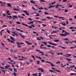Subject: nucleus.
<instances>
[{"label": "nucleus", "mask_w": 76, "mask_h": 76, "mask_svg": "<svg viewBox=\"0 0 76 76\" xmlns=\"http://www.w3.org/2000/svg\"><path fill=\"white\" fill-rule=\"evenodd\" d=\"M64 32H65V34H59V35H61V36H64V37H66V35H67L66 34H67L68 35H69L70 34L69 33L67 32L64 31V30H62V33H64Z\"/></svg>", "instance_id": "nucleus-1"}, {"label": "nucleus", "mask_w": 76, "mask_h": 76, "mask_svg": "<svg viewBox=\"0 0 76 76\" xmlns=\"http://www.w3.org/2000/svg\"><path fill=\"white\" fill-rule=\"evenodd\" d=\"M22 25H25V26H27L28 27H29V28H32V26H28L27 24L23 23H22Z\"/></svg>", "instance_id": "nucleus-2"}, {"label": "nucleus", "mask_w": 76, "mask_h": 76, "mask_svg": "<svg viewBox=\"0 0 76 76\" xmlns=\"http://www.w3.org/2000/svg\"><path fill=\"white\" fill-rule=\"evenodd\" d=\"M49 44H51L52 45H54V46H57V44L56 43H53L52 42H49Z\"/></svg>", "instance_id": "nucleus-3"}, {"label": "nucleus", "mask_w": 76, "mask_h": 76, "mask_svg": "<svg viewBox=\"0 0 76 76\" xmlns=\"http://www.w3.org/2000/svg\"><path fill=\"white\" fill-rule=\"evenodd\" d=\"M45 63H51V66H54V65L53 64V63H51L50 62V61H46Z\"/></svg>", "instance_id": "nucleus-4"}, {"label": "nucleus", "mask_w": 76, "mask_h": 76, "mask_svg": "<svg viewBox=\"0 0 76 76\" xmlns=\"http://www.w3.org/2000/svg\"><path fill=\"white\" fill-rule=\"evenodd\" d=\"M16 44L18 45H20L22 44H24V43L22 42V43H19L18 42H17Z\"/></svg>", "instance_id": "nucleus-5"}, {"label": "nucleus", "mask_w": 76, "mask_h": 76, "mask_svg": "<svg viewBox=\"0 0 76 76\" xmlns=\"http://www.w3.org/2000/svg\"><path fill=\"white\" fill-rule=\"evenodd\" d=\"M38 70H41V72H44V69L42 68H38L37 69Z\"/></svg>", "instance_id": "nucleus-6"}, {"label": "nucleus", "mask_w": 76, "mask_h": 76, "mask_svg": "<svg viewBox=\"0 0 76 76\" xmlns=\"http://www.w3.org/2000/svg\"><path fill=\"white\" fill-rule=\"evenodd\" d=\"M16 31H13L12 32V34H14L15 35H16L17 37H18V34L15 33Z\"/></svg>", "instance_id": "nucleus-7"}, {"label": "nucleus", "mask_w": 76, "mask_h": 76, "mask_svg": "<svg viewBox=\"0 0 76 76\" xmlns=\"http://www.w3.org/2000/svg\"><path fill=\"white\" fill-rule=\"evenodd\" d=\"M23 12H24V13H25V14H26V15H29V14H28V12L24 10V11H23Z\"/></svg>", "instance_id": "nucleus-8"}, {"label": "nucleus", "mask_w": 76, "mask_h": 76, "mask_svg": "<svg viewBox=\"0 0 76 76\" xmlns=\"http://www.w3.org/2000/svg\"><path fill=\"white\" fill-rule=\"evenodd\" d=\"M10 39H12V40H13V41H15V40L14 39H15V38L12 37V36H10Z\"/></svg>", "instance_id": "nucleus-9"}, {"label": "nucleus", "mask_w": 76, "mask_h": 76, "mask_svg": "<svg viewBox=\"0 0 76 76\" xmlns=\"http://www.w3.org/2000/svg\"><path fill=\"white\" fill-rule=\"evenodd\" d=\"M21 57V58H22V59H24V60H27V58H26V57H24L23 56H22Z\"/></svg>", "instance_id": "nucleus-10"}, {"label": "nucleus", "mask_w": 76, "mask_h": 76, "mask_svg": "<svg viewBox=\"0 0 76 76\" xmlns=\"http://www.w3.org/2000/svg\"><path fill=\"white\" fill-rule=\"evenodd\" d=\"M59 48H63V49H66V48L64 47H62V46H61V45H59Z\"/></svg>", "instance_id": "nucleus-11"}, {"label": "nucleus", "mask_w": 76, "mask_h": 76, "mask_svg": "<svg viewBox=\"0 0 76 76\" xmlns=\"http://www.w3.org/2000/svg\"><path fill=\"white\" fill-rule=\"evenodd\" d=\"M1 71H2L3 72H4V74H5V73H6V70H3V69H1Z\"/></svg>", "instance_id": "nucleus-12"}, {"label": "nucleus", "mask_w": 76, "mask_h": 76, "mask_svg": "<svg viewBox=\"0 0 76 76\" xmlns=\"http://www.w3.org/2000/svg\"><path fill=\"white\" fill-rule=\"evenodd\" d=\"M25 42L26 43H27L28 45H32V43H29L27 41H26Z\"/></svg>", "instance_id": "nucleus-13"}, {"label": "nucleus", "mask_w": 76, "mask_h": 76, "mask_svg": "<svg viewBox=\"0 0 76 76\" xmlns=\"http://www.w3.org/2000/svg\"><path fill=\"white\" fill-rule=\"evenodd\" d=\"M12 17H13V18H16V19H18V16L16 15H13Z\"/></svg>", "instance_id": "nucleus-14"}, {"label": "nucleus", "mask_w": 76, "mask_h": 76, "mask_svg": "<svg viewBox=\"0 0 76 76\" xmlns=\"http://www.w3.org/2000/svg\"><path fill=\"white\" fill-rule=\"evenodd\" d=\"M54 71L55 72H60V71L59 70H58L57 69H55V70H54Z\"/></svg>", "instance_id": "nucleus-15"}, {"label": "nucleus", "mask_w": 76, "mask_h": 76, "mask_svg": "<svg viewBox=\"0 0 76 76\" xmlns=\"http://www.w3.org/2000/svg\"><path fill=\"white\" fill-rule=\"evenodd\" d=\"M19 35H20V36H21V37H23V38H25V36H24V35H22L20 33H19Z\"/></svg>", "instance_id": "nucleus-16"}, {"label": "nucleus", "mask_w": 76, "mask_h": 76, "mask_svg": "<svg viewBox=\"0 0 76 76\" xmlns=\"http://www.w3.org/2000/svg\"><path fill=\"white\" fill-rule=\"evenodd\" d=\"M7 6H9V7H12V5H11V4H10V3H7Z\"/></svg>", "instance_id": "nucleus-17"}, {"label": "nucleus", "mask_w": 76, "mask_h": 76, "mask_svg": "<svg viewBox=\"0 0 76 76\" xmlns=\"http://www.w3.org/2000/svg\"><path fill=\"white\" fill-rule=\"evenodd\" d=\"M40 63V61L39 60L37 61V64H39Z\"/></svg>", "instance_id": "nucleus-18"}, {"label": "nucleus", "mask_w": 76, "mask_h": 76, "mask_svg": "<svg viewBox=\"0 0 76 76\" xmlns=\"http://www.w3.org/2000/svg\"><path fill=\"white\" fill-rule=\"evenodd\" d=\"M32 76H34L35 75V76H38V74H37V73H34V74H33L32 75Z\"/></svg>", "instance_id": "nucleus-19"}, {"label": "nucleus", "mask_w": 76, "mask_h": 76, "mask_svg": "<svg viewBox=\"0 0 76 76\" xmlns=\"http://www.w3.org/2000/svg\"><path fill=\"white\" fill-rule=\"evenodd\" d=\"M39 53H41V54H42V56H44V53L41 51H39Z\"/></svg>", "instance_id": "nucleus-20"}, {"label": "nucleus", "mask_w": 76, "mask_h": 76, "mask_svg": "<svg viewBox=\"0 0 76 76\" xmlns=\"http://www.w3.org/2000/svg\"><path fill=\"white\" fill-rule=\"evenodd\" d=\"M65 66H66V65H65L64 66H63V64H62L61 65V67H65Z\"/></svg>", "instance_id": "nucleus-21"}, {"label": "nucleus", "mask_w": 76, "mask_h": 76, "mask_svg": "<svg viewBox=\"0 0 76 76\" xmlns=\"http://www.w3.org/2000/svg\"><path fill=\"white\" fill-rule=\"evenodd\" d=\"M59 6H60V5H59L57 4L56 5V6L55 8L56 9H58Z\"/></svg>", "instance_id": "nucleus-22"}, {"label": "nucleus", "mask_w": 76, "mask_h": 76, "mask_svg": "<svg viewBox=\"0 0 76 76\" xmlns=\"http://www.w3.org/2000/svg\"><path fill=\"white\" fill-rule=\"evenodd\" d=\"M14 70L15 72H17V69L15 68H14Z\"/></svg>", "instance_id": "nucleus-23"}, {"label": "nucleus", "mask_w": 76, "mask_h": 76, "mask_svg": "<svg viewBox=\"0 0 76 76\" xmlns=\"http://www.w3.org/2000/svg\"><path fill=\"white\" fill-rule=\"evenodd\" d=\"M46 18H47V19H52V18H51L49 16L47 17Z\"/></svg>", "instance_id": "nucleus-24"}, {"label": "nucleus", "mask_w": 76, "mask_h": 76, "mask_svg": "<svg viewBox=\"0 0 76 76\" xmlns=\"http://www.w3.org/2000/svg\"><path fill=\"white\" fill-rule=\"evenodd\" d=\"M49 72H50L51 73H54V71L50 69L49 70Z\"/></svg>", "instance_id": "nucleus-25"}, {"label": "nucleus", "mask_w": 76, "mask_h": 76, "mask_svg": "<svg viewBox=\"0 0 76 76\" xmlns=\"http://www.w3.org/2000/svg\"><path fill=\"white\" fill-rule=\"evenodd\" d=\"M35 57H37V58H39V59H40V60H42V58H41L40 57H38L37 56H35Z\"/></svg>", "instance_id": "nucleus-26"}, {"label": "nucleus", "mask_w": 76, "mask_h": 76, "mask_svg": "<svg viewBox=\"0 0 76 76\" xmlns=\"http://www.w3.org/2000/svg\"><path fill=\"white\" fill-rule=\"evenodd\" d=\"M37 40H38V41H41V39L39 38L38 37H37Z\"/></svg>", "instance_id": "nucleus-27"}, {"label": "nucleus", "mask_w": 76, "mask_h": 76, "mask_svg": "<svg viewBox=\"0 0 76 76\" xmlns=\"http://www.w3.org/2000/svg\"><path fill=\"white\" fill-rule=\"evenodd\" d=\"M8 67H10V66L8 65L7 66H6L5 67V69H7L8 68Z\"/></svg>", "instance_id": "nucleus-28"}, {"label": "nucleus", "mask_w": 76, "mask_h": 76, "mask_svg": "<svg viewBox=\"0 0 76 76\" xmlns=\"http://www.w3.org/2000/svg\"><path fill=\"white\" fill-rule=\"evenodd\" d=\"M30 2L31 3H33V4H35V2H34V1H30Z\"/></svg>", "instance_id": "nucleus-29"}, {"label": "nucleus", "mask_w": 76, "mask_h": 76, "mask_svg": "<svg viewBox=\"0 0 76 76\" xmlns=\"http://www.w3.org/2000/svg\"><path fill=\"white\" fill-rule=\"evenodd\" d=\"M39 10H42L44 9V8H43V7H41L40 8H38Z\"/></svg>", "instance_id": "nucleus-30"}, {"label": "nucleus", "mask_w": 76, "mask_h": 76, "mask_svg": "<svg viewBox=\"0 0 76 76\" xmlns=\"http://www.w3.org/2000/svg\"><path fill=\"white\" fill-rule=\"evenodd\" d=\"M54 42H59V40L56 39V40H54Z\"/></svg>", "instance_id": "nucleus-31"}, {"label": "nucleus", "mask_w": 76, "mask_h": 76, "mask_svg": "<svg viewBox=\"0 0 76 76\" xmlns=\"http://www.w3.org/2000/svg\"><path fill=\"white\" fill-rule=\"evenodd\" d=\"M43 46H44V45L43 44H42L40 46V48H43V47H42Z\"/></svg>", "instance_id": "nucleus-32"}, {"label": "nucleus", "mask_w": 76, "mask_h": 76, "mask_svg": "<svg viewBox=\"0 0 76 76\" xmlns=\"http://www.w3.org/2000/svg\"><path fill=\"white\" fill-rule=\"evenodd\" d=\"M56 2V1H55L54 2H53L51 3V4H50V5H53V4H55Z\"/></svg>", "instance_id": "nucleus-33"}, {"label": "nucleus", "mask_w": 76, "mask_h": 76, "mask_svg": "<svg viewBox=\"0 0 76 76\" xmlns=\"http://www.w3.org/2000/svg\"><path fill=\"white\" fill-rule=\"evenodd\" d=\"M18 51V50H13V53H16Z\"/></svg>", "instance_id": "nucleus-34"}, {"label": "nucleus", "mask_w": 76, "mask_h": 76, "mask_svg": "<svg viewBox=\"0 0 76 76\" xmlns=\"http://www.w3.org/2000/svg\"><path fill=\"white\" fill-rule=\"evenodd\" d=\"M18 17L19 18H22V19H23L24 18L23 17H20V16L18 15Z\"/></svg>", "instance_id": "nucleus-35"}, {"label": "nucleus", "mask_w": 76, "mask_h": 76, "mask_svg": "<svg viewBox=\"0 0 76 76\" xmlns=\"http://www.w3.org/2000/svg\"><path fill=\"white\" fill-rule=\"evenodd\" d=\"M13 75H14V76H16V75H17V74L15 73V72H14L13 73Z\"/></svg>", "instance_id": "nucleus-36"}, {"label": "nucleus", "mask_w": 76, "mask_h": 76, "mask_svg": "<svg viewBox=\"0 0 76 76\" xmlns=\"http://www.w3.org/2000/svg\"><path fill=\"white\" fill-rule=\"evenodd\" d=\"M7 32L8 34H10V31H9V30H8V29H7Z\"/></svg>", "instance_id": "nucleus-37"}, {"label": "nucleus", "mask_w": 76, "mask_h": 76, "mask_svg": "<svg viewBox=\"0 0 76 76\" xmlns=\"http://www.w3.org/2000/svg\"><path fill=\"white\" fill-rule=\"evenodd\" d=\"M46 46H47L48 47H49V48H51V45H47Z\"/></svg>", "instance_id": "nucleus-38"}, {"label": "nucleus", "mask_w": 76, "mask_h": 76, "mask_svg": "<svg viewBox=\"0 0 76 76\" xmlns=\"http://www.w3.org/2000/svg\"><path fill=\"white\" fill-rule=\"evenodd\" d=\"M61 25H62L63 26H66V25L65 23H61Z\"/></svg>", "instance_id": "nucleus-39"}, {"label": "nucleus", "mask_w": 76, "mask_h": 76, "mask_svg": "<svg viewBox=\"0 0 76 76\" xmlns=\"http://www.w3.org/2000/svg\"><path fill=\"white\" fill-rule=\"evenodd\" d=\"M56 6H49V7L48 8H51V7H55Z\"/></svg>", "instance_id": "nucleus-40"}, {"label": "nucleus", "mask_w": 76, "mask_h": 76, "mask_svg": "<svg viewBox=\"0 0 76 76\" xmlns=\"http://www.w3.org/2000/svg\"><path fill=\"white\" fill-rule=\"evenodd\" d=\"M7 17L8 18H12V16H9L8 15H7Z\"/></svg>", "instance_id": "nucleus-41"}, {"label": "nucleus", "mask_w": 76, "mask_h": 76, "mask_svg": "<svg viewBox=\"0 0 76 76\" xmlns=\"http://www.w3.org/2000/svg\"><path fill=\"white\" fill-rule=\"evenodd\" d=\"M31 57H32V58H33V59L34 60H35L36 59L35 58V57H34V56L32 55Z\"/></svg>", "instance_id": "nucleus-42"}, {"label": "nucleus", "mask_w": 76, "mask_h": 76, "mask_svg": "<svg viewBox=\"0 0 76 76\" xmlns=\"http://www.w3.org/2000/svg\"><path fill=\"white\" fill-rule=\"evenodd\" d=\"M11 42V43H13V44H15V42L13 41V40H11L10 41Z\"/></svg>", "instance_id": "nucleus-43"}, {"label": "nucleus", "mask_w": 76, "mask_h": 76, "mask_svg": "<svg viewBox=\"0 0 76 76\" xmlns=\"http://www.w3.org/2000/svg\"><path fill=\"white\" fill-rule=\"evenodd\" d=\"M75 74V73H69L70 75H74Z\"/></svg>", "instance_id": "nucleus-44"}, {"label": "nucleus", "mask_w": 76, "mask_h": 76, "mask_svg": "<svg viewBox=\"0 0 76 76\" xmlns=\"http://www.w3.org/2000/svg\"><path fill=\"white\" fill-rule=\"evenodd\" d=\"M16 23H17V24H18V25H20V22H17Z\"/></svg>", "instance_id": "nucleus-45"}, {"label": "nucleus", "mask_w": 76, "mask_h": 76, "mask_svg": "<svg viewBox=\"0 0 76 76\" xmlns=\"http://www.w3.org/2000/svg\"><path fill=\"white\" fill-rule=\"evenodd\" d=\"M66 60H68L69 61H71V59H70V58H66Z\"/></svg>", "instance_id": "nucleus-46"}, {"label": "nucleus", "mask_w": 76, "mask_h": 76, "mask_svg": "<svg viewBox=\"0 0 76 76\" xmlns=\"http://www.w3.org/2000/svg\"><path fill=\"white\" fill-rule=\"evenodd\" d=\"M26 64H28V65H29V62L27 61L26 62Z\"/></svg>", "instance_id": "nucleus-47"}, {"label": "nucleus", "mask_w": 76, "mask_h": 76, "mask_svg": "<svg viewBox=\"0 0 76 76\" xmlns=\"http://www.w3.org/2000/svg\"><path fill=\"white\" fill-rule=\"evenodd\" d=\"M58 18L59 19H63V18H64V17H58Z\"/></svg>", "instance_id": "nucleus-48"}, {"label": "nucleus", "mask_w": 76, "mask_h": 76, "mask_svg": "<svg viewBox=\"0 0 76 76\" xmlns=\"http://www.w3.org/2000/svg\"><path fill=\"white\" fill-rule=\"evenodd\" d=\"M29 61H30V63H32V61H33V60L30 59L29 60Z\"/></svg>", "instance_id": "nucleus-49"}, {"label": "nucleus", "mask_w": 76, "mask_h": 76, "mask_svg": "<svg viewBox=\"0 0 76 76\" xmlns=\"http://www.w3.org/2000/svg\"><path fill=\"white\" fill-rule=\"evenodd\" d=\"M64 40H65V41H68V39H67V38H65V39H64Z\"/></svg>", "instance_id": "nucleus-50"}, {"label": "nucleus", "mask_w": 76, "mask_h": 76, "mask_svg": "<svg viewBox=\"0 0 76 76\" xmlns=\"http://www.w3.org/2000/svg\"><path fill=\"white\" fill-rule=\"evenodd\" d=\"M61 62L60 61H58L57 62H56V64H58V63H60Z\"/></svg>", "instance_id": "nucleus-51"}, {"label": "nucleus", "mask_w": 76, "mask_h": 76, "mask_svg": "<svg viewBox=\"0 0 76 76\" xmlns=\"http://www.w3.org/2000/svg\"><path fill=\"white\" fill-rule=\"evenodd\" d=\"M43 43L44 45H47V42H44Z\"/></svg>", "instance_id": "nucleus-52"}, {"label": "nucleus", "mask_w": 76, "mask_h": 76, "mask_svg": "<svg viewBox=\"0 0 76 76\" xmlns=\"http://www.w3.org/2000/svg\"><path fill=\"white\" fill-rule=\"evenodd\" d=\"M45 15H49V13H47V12H45Z\"/></svg>", "instance_id": "nucleus-53"}, {"label": "nucleus", "mask_w": 76, "mask_h": 76, "mask_svg": "<svg viewBox=\"0 0 76 76\" xmlns=\"http://www.w3.org/2000/svg\"><path fill=\"white\" fill-rule=\"evenodd\" d=\"M52 32H53V34H54V33H56V32H57V31H53Z\"/></svg>", "instance_id": "nucleus-54"}, {"label": "nucleus", "mask_w": 76, "mask_h": 76, "mask_svg": "<svg viewBox=\"0 0 76 76\" xmlns=\"http://www.w3.org/2000/svg\"><path fill=\"white\" fill-rule=\"evenodd\" d=\"M49 38H50V39H53V37H51V35H50L49 36Z\"/></svg>", "instance_id": "nucleus-55"}, {"label": "nucleus", "mask_w": 76, "mask_h": 76, "mask_svg": "<svg viewBox=\"0 0 76 76\" xmlns=\"http://www.w3.org/2000/svg\"><path fill=\"white\" fill-rule=\"evenodd\" d=\"M1 45H3L4 47H5V45L3 44V43H1Z\"/></svg>", "instance_id": "nucleus-56"}, {"label": "nucleus", "mask_w": 76, "mask_h": 76, "mask_svg": "<svg viewBox=\"0 0 76 76\" xmlns=\"http://www.w3.org/2000/svg\"><path fill=\"white\" fill-rule=\"evenodd\" d=\"M68 7H72V5L68 6Z\"/></svg>", "instance_id": "nucleus-57"}, {"label": "nucleus", "mask_w": 76, "mask_h": 76, "mask_svg": "<svg viewBox=\"0 0 76 76\" xmlns=\"http://www.w3.org/2000/svg\"><path fill=\"white\" fill-rule=\"evenodd\" d=\"M8 69H9V70H10V71H11V72H12V70H13L12 69H11L10 68H8Z\"/></svg>", "instance_id": "nucleus-58"}, {"label": "nucleus", "mask_w": 76, "mask_h": 76, "mask_svg": "<svg viewBox=\"0 0 76 76\" xmlns=\"http://www.w3.org/2000/svg\"><path fill=\"white\" fill-rule=\"evenodd\" d=\"M28 19L31 21H32V20L31 19V18H28Z\"/></svg>", "instance_id": "nucleus-59"}, {"label": "nucleus", "mask_w": 76, "mask_h": 76, "mask_svg": "<svg viewBox=\"0 0 76 76\" xmlns=\"http://www.w3.org/2000/svg\"><path fill=\"white\" fill-rule=\"evenodd\" d=\"M0 22H2V23H4L3 21V20H0Z\"/></svg>", "instance_id": "nucleus-60"}, {"label": "nucleus", "mask_w": 76, "mask_h": 76, "mask_svg": "<svg viewBox=\"0 0 76 76\" xmlns=\"http://www.w3.org/2000/svg\"><path fill=\"white\" fill-rule=\"evenodd\" d=\"M23 3H27V1H23Z\"/></svg>", "instance_id": "nucleus-61"}, {"label": "nucleus", "mask_w": 76, "mask_h": 76, "mask_svg": "<svg viewBox=\"0 0 76 76\" xmlns=\"http://www.w3.org/2000/svg\"><path fill=\"white\" fill-rule=\"evenodd\" d=\"M15 29H16V30H17V31H20V29H19L18 28H15Z\"/></svg>", "instance_id": "nucleus-62"}, {"label": "nucleus", "mask_w": 76, "mask_h": 76, "mask_svg": "<svg viewBox=\"0 0 76 76\" xmlns=\"http://www.w3.org/2000/svg\"><path fill=\"white\" fill-rule=\"evenodd\" d=\"M30 24H31V23H34V21H30Z\"/></svg>", "instance_id": "nucleus-63"}, {"label": "nucleus", "mask_w": 76, "mask_h": 76, "mask_svg": "<svg viewBox=\"0 0 76 76\" xmlns=\"http://www.w3.org/2000/svg\"><path fill=\"white\" fill-rule=\"evenodd\" d=\"M42 26H46V25L44 24H42Z\"/></svg>", "instance_id": "nucleus-64"}]
</instances>
